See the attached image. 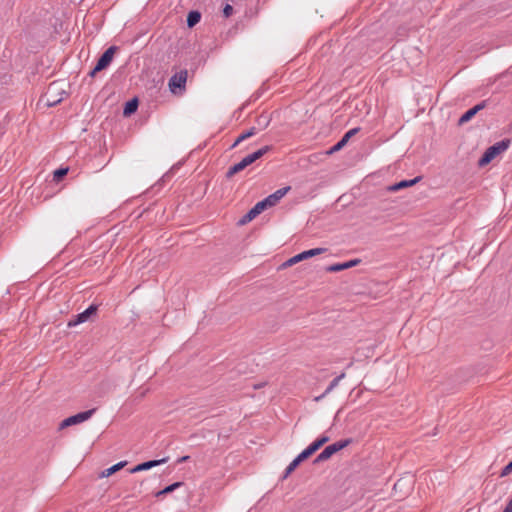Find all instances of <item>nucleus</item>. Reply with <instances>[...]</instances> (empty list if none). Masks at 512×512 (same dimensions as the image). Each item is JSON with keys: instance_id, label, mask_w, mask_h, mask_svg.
<instances>
[{"instance_id": "obj_7", "label": "nucleus", "mask_w": 512, "mask_h": 512, "mask_svg": "<svg viewBox=\"0 0 512 512\" xmlns=\"http://www.w3.org/2000/svg\"><path fill=\"white\" fill-rule=\"evenodd\" d=\"M289 190H290L289 186L281 188V189L275 191L274 193L270 194L269 196H267L265 199H263L267 208L273 207L276 204H278L279 201L288 193Z\"/></svg>"}, {"instance_id": "obj_31", "label": "nucleus", "mask_w": 512, "mask_h": 512, "mask_svg": "<svg viewBox=\"0 0 512 512\" xmlns=\"http://www.w3.org/2000/svg\"><path fill=\"white\" fill-rule=\"evenodd\" d=\"M233 8L231 5H226L224 7L223 13L226 17H229L232 14Z\"/></svg>"}, {"instance_id": "obj_9", "label": "nucleus", "mask_w": 512, "mask_h": 512, "mask_svg": "<svg viewBox=\"0 0 512 512\" xmlns=\"http://www.w3.org/2000/svg\"><path fill=\"white\" fill-rule=\"evenodd\" d=\"M358 128H353L351 130H349L344 136L343 138L335 145L333 146L329 151H328V154H332L336 151H339L341 148H343L346 143L349 141V139L354 136L357 132H358Z\"/></svg>"}, {"instance_id": "obj_25", "label": "nucleus", "mask_w": 512, "mask_h": 512, "mask_svg": "<svg viewBox=\"0 0 512 512\" xmlns=\"http://www.w3.org/2000/svg\"><path fill=\"white\" fill-rule=\"evenodd\" d=\"M265 209H267V206L264 202V200L262 201H259L258 203H256V205L252 208V210L257 214L259 215L261 212H263Z\"/></svg>"}, {"instance_id": "obj_15", "label": "nucleus", "mask_w": 512, "mask_h": 512, "mask_svg": "<svg viewBox=\"0 0 512 512\" xmlns=\"http://www.w3.org/2000/svg\"><path fill=\"white\" fill-rule=\"evenodd\" d=\"M186 82V76L183 74L175 75L170 79L169 86L172 92H175L176 88L184 87Z\"/></svg>"}, {"instance_id": "obj_26", "label": "nucleus", "mask_w": 512, "mask_h": 512, "mask_svg": "<svg viewBox=\"0 0 512 512\" xmlns=\"http://www.w3.org/2000/svg\"><path fill=\"white\" fill-rule=\"evenodd\" d=\"M68 173V168H60L54 171V179L59 181L62 177H64Z\"/></svg>"}, {"instance_id": "obj_17", "label": "nucleus", "mask_w": 512, "mask_h": 512, "mask_svg": "<svg viewBox=\"0 0 512 512\" xmlns=\"http://www.w3.org/2000/svg\"><path fill=\"white\" fill-rule=\"evenodd\" d=\"M480 111V104L475 105L467 112H465L461 118L459 119V125H462L468 122L471 118H473Z\"/></svg>"}, {"instance_id": "obj_27", "label": "nucleus", "mask_w": 512, "mask_h": 512, "mask_svg": "<svg viewBox=\"0 0 512 512\" xmlns=\"http://www.w3.org/2000/svg\"><path fill=\"white\" fill-rule=\"evenodd\" d=\"M512 472V461L507 464L500 472V477H506Z\"/></svg>"}, {"instance_id": "obj_19", "label": "nucleus", "mask_w": 512, "mask_h": 512, "mask_svg": "<svg viewBox=\"0 0 512 512\" xmlns=\"http://www.w3.org/2000/svg\"><path fill=\"white\" fill-rule=\"evenodd\" d=\"M329 441V437L322 436L319 439L315 440L311 443L307 448L310 450L312 454H314L318 449H320L325 443Z\"/></svg>"}, {"instance_id": "obj_4", "label": "nucleus", "mask_w": 512, "mask_h": 512, "mask_svg": "<svg viewBox=\"0 0 512 512\" xmlns=\"http://www.w3.org/2000/svg\"><path fill=\"white\" fill-rule=\"evenodd\" d=\"M96 313H97V307L94 306V305H91L85 311H83V312L75 315L74 317H72L68 321L67 326L69 328H72V327L78 326L80 324H84L86 322H89V321H91V320H93L95 318Z\"/></svg>"}, {"instance_id": "obj_11", "label": "nucleus", "mask_w": 512, "mask_h": 512, "mask_svg": "<svg viewBox=\"0 0 512 512\" xmlns=\"http://www.w3.org/2000/svg\"><path fill=\"white\" fill-rule=\"evenodd\" d=\"M358 263H359V260H357V259L350 260V261H347V262H344V263H337V264H333L331 266H328L326 268V270L328 272H338V271H342V270H346V269L352 268V267L356 266Z\"/></svg>"}, {"instance_id": "obj_10", "label": "nucleus", "mask_w": 512, "mask_h": 512, "mask_svg": "<svg viewBox=\"0 0 512 512\" xmlns=\"http://www.w3.org/2000/svg\"><path fill=\"white\" fill-rule=\"evenodd\" d=\"M127 465V461H121V462H118L116 464H114L113 466L107 468V469H104L103 471H101L99 473V478L100 479H105V478H108L110 477L111 475H113L114 473L118 472L119 470H121L122 468H124L125 466Z\"/></svg>"}, {"instance_id": "obj_28", "label": "nucleus", "mask_w": 512, "mask_h": 512, "mask_svg": "<svg viewBox=\"0 0 512 512\" xmlns=\"http://www.w3.org/2000/svg\"><path fill=\"white\" fill-rule=\"evenodd\" d=\"M300 262L299 259H297V256L294 255L293 257L289 258L286 262H284V267H290L296 263Z\"/></svg>"}, {"instance_id": "obj_20", "label": "nucleus", "mask_w": 512, "mask_h": 512, "mask_svg": "<svg viewBox=\"0 0 512 512\" xmlns=\"http://www.w3.org/2000/svg\"><path fill=\"white\" fill-rule=\"evenodd\" d=\"M137 107H138L137 99H132L125 104L123 114L125 116H129L137 110Z\"/></svg>"}, {"instance_id": "obj_3", "label": "nucleus", "mask_w": 512, "mask_h": 512, "mask_svg": "<svg viewBox=\"0 0 512 512\" xmlns=\"http://www.w3.org/2000/svg\"><path fill=\"white\" fill-rule=\"evenodd\" d=\"M94 411V409H91L65 418L59 423L58 430L61 431L70 426L78 425L89 420L94 414Z\"/></svg>"}, {"instance_id": "obj_24", "label": "nucleus", "mask_w": 512, "mask_h": 512, "mask_svg": "<svg viewBox=\"0 0 512 512\" xmlns=\"http://www.w3.org/2000/svg\"><path fill=\"white\" fill-rule=\"evenodd\" d=\"M257 216V214L251 209L248 211L247 214H245L239 221V224L240 225H245L247 223H249L250 221H252L255 217Z\"/></svg>"}, {"instance_id": "obj_6", "label": "nucleus", "mask_w": 512, "mask_h": 512, "mask_svg": "<svg viewBox=\"0 0 512 512\" xmlns=\"http://www.w3.org/2000/svg\"><path fill=\"white\" fill-rule=\"evenodd\" d=\"M115 53V48L110 47L108 48L103 55L98 60L96 66L94 67L93 71L91 72V75L94 76L97 72L105 69L112 61L113 56Z\"/></svg>"}, {"instance_id": "obj_21", "label": "nucleus", "mask_w": 512, "mask_h": 512, "mask_svg": "<svg viewBox=\"0 0 512 512\" xmlns=\"http://www.w3.org/2000/svg\"><path fill=\"white\" fill-rule=\"evenodd\" d=\"M269 146H265L249 155H247L246 157L249 159V162L252 164L254 161H256L257 159H259L260 157H262L265 153H267L269 151Z\"/></svg>"}, {"instance_id": "obj_18", "label": "nucleus", "mask_w": 512, "mask_h": 512, "mask_svg": "<svg viewBox=\"0 0 512 512\" xmlns=\"http://www.w3.org/2000/svg\"><path fill=\"white\" fill-rule=\"evenodd\" d=\"M387 364L390 367V375L395 378L401 368V361L397 358H392L387 361Z\"/></svg>"}, {"instance_id": "obj_8", "label": "nucleus", "mask_w": 512, "mask_h": 512, "mask_svg": "<svg viewBox=\"0 0 512 512\" xmlns=\"http://www.w3.org/2000/svg\"><path fill=\"white\" fill-rule=\"evenodd\" d=\"M313 455L308 448L304 449L287 467L285 477L290 475L296 467L304 460Z\"/></svg>"}, {"instance_id": "obj_29", "label": "nucleus", "mask_w": 512, "mask_h": 512, "mask_svg": "<svg viewBox=\"0 0 512 512\" xmlns=\"http://www.w3.org/2000/svg\"><path fill=\"white\" fill-rule=\"evenodd\" d=\"M300 262L299 259H297V256L294 255L293 257L289 258L286 262H284V267H290L296 263Z\"/></svg>"}, {"instance_id": "obj_23", "label": "nucleus", "mask_w": 512, "mask_h": 512, "mask_svg": "<svg viewBox=\"0 0 512 512\" xmlns=\"http://www.w3.org/2000/svg\"><path fill=\"white\" fill-rule=\"evenodd\" d=\"M182 485L181 482H175L167 487H165L163 490L159 491L156 493V496L157 497H160L164 494H167V493H170V492H173L175 489H177L178 487H180Z\"/></svg>"}, {"instance_id": "obj_32", "label": "nucleus", "mask_w": 512, "mask_h": 512, "mask_svg": "<svg viewBox=\"0 0 512 512\" xmlns=\"http://www.w3.org/2000/svg\"><path fill=\"white\" fill-rule=\"evenodd\" d=\"M503 512H512V498L507 502Z\"/></svg>"}, {"instance_id": "obj_13", "label": "nucleus", "mask_w": 512, "mask_h": 512, "mask_svg": "<svg viewBox=\"0 0 512 512\" xmlns=\"http://www.w3.org/2000/svg\"><path fill=\"white\" fill-rule=\"evenodd\" d=\"M326 248H322V247H317V248H313V249H310V250H306V251H303L299 254H296L297 256V259H299V261H303V260H306L308 258H311V257H314V256H318L320 254H323L326 252Z\"/></svg>"}, {"instance_id": "obj_1", "label": "nucleus", "mask_w": 512, "mask_h": 512, "mask_svg": "<svg viewBox=\"0 0 512 512\" xmlns=\"http://www.w3.org/2000/svg\"><path fill=\"white\" fill-rule=\"evenodd\" d=\"M65 95L63 85L61 83L54 82L49 85L46 93L43 96V101L49 107L60 103Z\"/></svg>"}, {"instance_id": "obj_5", "label": "nucleus", "mask_w": 512, "mask_h": 512, "mask_svg": "<svg viewBox=\"0 0 512 512\" xmlns=\"http://www.w3.org/2000/svg\"><path fill=\"white\" fill-rule=\"evenodd\" d=\"M349 440H342L335 442L331 445H328L325 447V449L316 457L315 462H322L328 460L333 454L337 453L338 451L344 449L348 446Z\"/></svg>"}, {"instance_id": "obj_16", "label": "nucleus", "mask_w": 512, "mask_h": 512, "mask_svg": "<svg viewBox=\"0 0 512 512\" xmlns=\"http://www.w3.org/2000/svg\"><path fill=\"white\" fill-rule=\"evenodd\" d=\"M251 163L249 162V159L245 156L239 163L233 165L232 167L229 168L228 172H227V176L228 177H231L233 176L234 174L240 172L241 170H243L244 168H246L247 166H249Z\"/></svg>"}, {"instance_id": "obj_22", "label": "nucleus", "mask_w": 512, "mask_h": 512, "mask_svg": "<svg viewBox=\"0 0 512 512\" xmlns=\"http://www.w3.org/2000/svg\"><path fill=\"white\" fill-rule=\"evenodd\" d=\"M200 18H201V15L199 12H197V11L189 12V14L187 16V25L189 27H193L200 21Z\"/></svg>"}, {"instance_id": "obj_12", "label": "nucleus", "mask_w": 512, "mask_h": 512, "mask_svg": "<svg viewBox=\"0 0 512 512\" xmlns=\"http://www.w3.org/2000/svg\"><path fill=\"white\" fill-rule=\"evenodd\" d=\"M166 460L165 459H160V460H151V461H147V462H144V463H141V464H138L137 466H135L134 468H132L130 470L131 473H136V472H140V471H144V470H148V469H151L153 467H156L162 463H164Z\"/></svg>"}, {"instance_id": "obj_2", "label": "nucleus", "mask_w": 512, "mask_h": 512, "mask_svg": "<svg viewBox=\"0 0 512 512\" xmlns=\"http://www.w3.org/2000/svg\"><path fill=\"white\" fill-rule=\"evenodd\" d=\"M510 143L509 139H504L487 148L482 155V166L490 163L495 158L503 154L509 148Z\"/></svg>"}, {"instance_id": "obj_14", "label": "nucleus", "mask_w": 512, "mask_h": 512, "mask_svg": "<svg viewBox=\"0 0 512 512\" xmlns=\"http://www.w3.org/2000/svg\"><path fill=\"white\" fill-rule=\"evenodd\" d=\"M418 181H419V178H414L411 180H403V181H400L393 185H390L387 189L390 192H396L398 190L411 187V186L415 185Z\"/></svg>"}, {"instance_id": "obj_30", "label": "nucleus", "mask_w": 512, "mask_h": 512, "mask_svg": "<svg viewBox=\"0 0 512 512\" xmlns=\"http://www.w3.org/2000/svg\"><path fill=\"white\" fill-rule=\"evenodd\" d=\"M252 134H253V132H252V131H249V132H247V133H245V134H242V135H241V136H239V137H238V139L235 141L234 146H235V145H237V144H238L239 142H241L242 140H244L245 138H247V137L251 136Z\"/></svg>"}, {"instance_id": "obj_33", "label": "nucleus", "mask_w": 512, "mask_h": 512, "mask_svg": "<svg viewBox=\"0 0 512 512\" xmlns=\"http://www.w3.org/2000/svg\"><path fill=\"white\" fill-rule=\"evenodd\" d=\"M325 396V394L321 395V396H317L314 398V401L318 402L320 401V399H322L323 397Z\"/></svg>"}]
</instances>
